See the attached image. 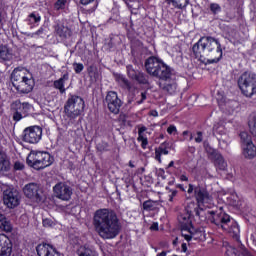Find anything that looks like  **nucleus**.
<instances>
[{
    "label": "nucleus",
    "mask_w": 256,
    "mask_h": 256,
    "mask_svg": "<svg viewBox=\"0 0 256 256\" xmlns=\"http://www.w3.org/2000/svg\"><path fill=\"white\" fill-rule=\"evenodd\" d=\"M243 157L245 159H255L256 157V146L255 144H247L243 146V152H242Z\"/></svg>",
    "instance_id": "4be33fe9"
},
{
    "label": "nucleus",
    "mask_w": 256,
    "mask_h": 256,
    "mask_svg": "<svg viewBox=\"0 0 256 256\" xmlns=\"http://www.w3.org/2000/svg\"><path fill=\"white\" fill-rule=\"evenodd\" d=\"M209 157L210 159H213L216 169H219L220 171H227V162H225V158H223L219 152L211 150L209 152Z\"/></svg>",
    "instance_id": "6ab92c4d"
},
{
    "label": "nucleus",
    "mask_w": 256,
    "mask_h": 256,
    "mask_svg": "<svg viewBox=\"0 0 256 256\" xmlns=\"http://www.w3.org/2000/svg\"><path fill=\"white\" fill-rule=\"evenodd\" d=\"M219 145L222 147V149H227V146L229 145V142L227 140V136L218 138Z\"/></svg>",
    "instance_id": "58836bf2"
},
{
    "label": "nucleus",
    "mask_w": 256,
    "mask_h": 256,
    "mask_svg": "<svg viewBox=\"0 0 256 256\" xmlns=\"http://www.w3.org/2000/svg\"><path fill=\"white\" fill-rule=\"evenodd\" d=\"M26 162L30 167L40 171V169H45V167H49L53 163V158H51V154L47 152L40 151H32L27 157Z\"/></svg>",
    "instance_id": "0eeeda50"
},
{
    "label": "nucleus",
    "mask_w": 256,
    "mask_h": 256,
    "mask_svg": "<svg viewBox=\"0 0 256 256\" xmlns=\"http://www.w3.org/2000/svg\"><path fill=\"white\" fill-rule=\"evenodd\" d=\"M167 133L169 135H173V133H177V127H175V125H170L168 128H167Z\"/></svg>",
    "instance_id": "a18cd8bd"
},
{
    "label": "nucleus",
    "mask_w": 256,
    "mask_h": 256,
    "mask_svg": "<svg viewBox=\"0 0 256 256\" xmlns=\"http://www.w3.org/2000/svg\"><path fill=\"white\" fill-rule=\"evenodd\" d=\"M134 81H137V83H140L141 85H147V83H149V77L144 75L143 72H138Z\"/></svg>",
    "instance_id": "c756f323"
},
{
    "label": "nucleus",
    "mask_w": 256,
    "mask_h": 256,
    "mask_svg": "<svg viewBox=\"0 0 256 256\" xmlns=\"http://www.w3.org/2000/svg\"><path fill=\"white\" fill-rule=\"evenodd\" d=\"M93 225L101 239H115L121 231V223L115 211L99 209L94 213Z\"/></svg>",
    "instance_id": "f257e3e1"
},
{
    "label": "nucleus",
    "mask_w": 256,
    "mask_h": 256,
    "mask_svg": "<svg viewBox=\"0 0 256 256\" xmlns=\"http://www.w3.org/2000/svg\"><path fill=\"white\" fill-rule=\"evenodd\" d=\"M190 217L191 214H181L178 216L182 237H184L186 241H191V239H193V235H195V228H193Z\"/></svg>",
    "instance_id": "1a4fd4ad"
},
{
    "label": "nucleus",
    "mask_w": 256,
    "mask_h": 256,
    "mask_svg": "<svg viewBox=\"0 0 256 256\" xmlns=\"http://www.w3.org/2000/svg\"><path fill=\"white\" fill-rule=\"evenodd\" d=\"M248 127L250 129L251 135H254V137H256V114L250 115Z\"/></svg>",
    "instance_id": "cd10ccee"
},
{
    "label": "nucleus",
    "mask_w": 256,
    "mask_h": 256,
    "mask_svg": "<svg viewBox=\"0 0 256 256\" xmlns=\"http://www.w3.org/2000/svg\"><path fill=\"white\" fill-rule=\"evenodd\" d=\"M30 19H34V23H39V21H41V16L35 13H32L30 14Z\"/></svg>",
    "instance_id": "de8ad7c7"
},
{
    "label": "nucleus",
    "mask_w": 256,
    "mask_h": 256,
    "mask_svg": "<svg viewBox=\"0 0 256 256\" xmlns=\"http://www.w3.org/2000/svg\"><path fill=\"white\" fill-rule=\"evenodd\" d=\"M73 66H74L75 73H81V71H83L84 69V66L81 63H74Z\"/></svg>",
    "instance_id": "37998d69"
},
{
    "label": "nucleus",
    "mask_w": 256,
    "mask_h": 256,
    "mask_svg": "<svg viewBox=\"0 0 256 256\" xmlns=\"http://www.w3.org/2000/svg\"><path fill=\"white\" fill-rule=\"evenodd\" d=\"M138 141L141 143V147L143 149H146L147 148V144H148V141H147V138L144 137V136H138Z\"/></svg>",
    "instance_id": "79ce46f5"
},
{
    "label": "nucleus",
    "mask_w": 256,
    "mask_h": 256,
    "mask_svg": "<svg viewBox=\"0 0 256 256\" xmlns=\"http://www.w3.org/2000/svg\"><path fill=\"white\" fill-rule=\"evenodd\" d=\"M232 205L233 207L241 206V200H239V197L237 195H232Z\"/></svg>",
    "instance_id": "a19ab883"
},
{
    "label": "nucleus",
    "mask_w": 256,
    "mask_h": 256,
    "mask_svg": "<svg viewBox=\"0 0 256 256\" xmlns=\"http://www.w3.org/2000/svg\"><path fill=\"white\" fill-rule=\"evenodd\" d=\"M126 2V5H128L129 9H132L133 11H137L139 7L141 6L139 4V0H124Z\"/></svg>",
    "instance_id": "473e14b6"
},
{
    "label": "nucleus",
    "mask_w": 256,
    "mask_h": 256,
    "mask_svg": "<svg viewBox=\"0 0 256 256\" xmlns=\"http://www.w3.org/2000/svg\"><path fill=\"white\" fill-rule=\"evenodd\" d=\"M210 11L213 15H217V13H221V6H219V4L212 3L210 4Z\"/></svg>",
    "instance_id": "4c0bfd02"
},
{
    "label": "nucleus",
    "mask_w": 256,
    "mask_h": 256,
    "mask_svg": "<svg viewBox=\"0 0 256 256\" xmlns=\"http://www.w3.org/2000/svg\"><path fill=\"white\" fill-rule=\"evenodd\" d=\"M151 115H152L153 117H157V115H158V114H157V111H152V112H151Z\"/></svg>",
    "instance_id": "0e129e2a"
},
{
    "label": "nucleus",
    "mask_w": 256,
    "mask_h": 256,
    "mask_svg": "<svg viewBox=\"0 0 256 256\" xmlns=\"http://www.w3.org/2000/svg\"><path fill=\"white\" fill-rule=\"evenodd\" d=\"M150 229H152V231H157L159 229V224L157 223H153L150 227Z\"/></svg>",
    "instance_id": "5fc2aeb1"
},
{
    "label": "nucleus",
    "mask_w": 256,
    "mask_h": 256,
    "mask_svg": "<svg viewBox=\"0 0 256 256\" xmlns=\"http://www.w3.org/2000/svg\"><path fill=\"white\" fill-rule=\"evenodd\" d=\"M25 166L23 165V163L21 162H16L14 164V169H16V171H21Z\"/></svg>",
    "instance_id": "8fccbe9b"
},
{
    "label": "nucleus",
    "mask_w": 256,
    "mask_h": 256,
    "mask_svg": "<svg viewBox=\"0 0 256 256\" xmlns=\"http://www.w3.org/2000/svg\"><path fill=\"white\" fill-rule=\"evenodd\" d=\"M78 255L79 256H97V252H95V250H91V248H87L84 246L78 250Z\"/></svg>",
    "instance_id": "c85d7f7f"
},
{
    "label": "nucleus",
    "mask_w": 256,
    "mask_h": 256,
    "mask_svg": "<svg viewBox=\"0 0 256 256\" xmlns=\"http://www.w3.org/2000/svg\"><path fill=\"white\" fill-rule=\"evenodd\" d=\"M145 67L147 73L152 77H157V79H169V77L173 76L171 68L155 56L146 60Z\"/></svg>",
    "instance_id": "39448f33"
},
{
    "label": "nucleus",
    "mask_w": 256,
    "mask_h": 256,
    "mask_svg": "<svg viewBox=\"0 0 256 256\" xmlns=\"http://www.w3.org/2000/svg\"><path fill=\"white\" fill-rule=\"evenodd\" d=\"M12 85L19 93L27 94L33 91L35 80L33 74L25 68H16L11 74Z\"/></svg>",
    "instance_id": "7ed1b4c3"
},
{
    "label": "nucleus",
    "mask_w": 256,
    "mask_h": 256,
    "mask_svg": "<svg viewBox=\"0 0 256 256\" xmlns=\"http://www.w3.org/2000/svg\"><path fill=\"white\" fill-rule=\"evenodd\" d=\"M180 180L181 181H189V178L187 176H185V175H181L180 176Z\"/></svg>",
    "instance_id": "13d9d810"
},
{
    "label": "nucleus",
    "mask_w": 256,
    "mask_h": 256,
    "mask_svg": "<svg viewBox=\"0 0 256 256\" xmlns=\"http://www.w3.org/2000/svg\"><path fill=\"white\" fill-rule=\"evenodd\" d=\"M193 191H195V188L193 187L192 184H189L188 193L191 194L193 193Z\"/></svg>",
    "instance_id": "4d7b16f0"
},
{
    "label": "nucleus",
    "mask_w": 256,
    "mask_h": 256,
    "mask_svg": "<svg viewBox=\"0 0 256 256\" xmlns=\"http://www.w3.org/2000/svg\"><path fill=\"white\" fill-rule=\"evenodd\" d=\"M174 165H175V162L171 161V162L169 163V165H168V169L171 168V167H173Z\"/></svg>",
    "instance_id": "e2e57ef3"
},
{
    "label": "nucleus",
    "mask_w": 256,
    "mask_h": 256,
    "mask_svg": "<svg viewBox=\"0 0 256 256\" xmlns=\"http://www.w3.org/2000/svg\"><path fill=\"white\" fill-rule=\"evenodd\" d=\"M95 0H80L82 5H89V3H93Z\"/></svg>",
    "instance_id": "6e6d98bb"
},
{
    "label": "nucleus",
    "mask_w": 256,
    "mask_h": 256,
    "mask_svg": "<svg viewBox=\"0 0 256 256\" xmlns=\"http://www.w3.org/2000/svg\"><path fill=\"white\" fill-rule=\"evenodd\" d=\"M118 83H120V85H122V87H125L126 89H131V84L129 83V80H127L123 76L118 77Z\"/></svg>",
    "instance_id": "c9c22d12"
},
{
    "label": "nucleus",
    "mask_w": 256,
    "mask_h": 256,
    "mask_svg": "<svg viewBox=\"0 0 256 256\" xmlns=\"http://www.w3.org/2000/svg\"><path fill=\"white\" fill-rule=\"evenodd\" d=\"M157 256H167V252L163 251V252L157 254Z\"/></svg>",
    "instance_id": "052dcab7"
},
{
    "label": "nucleus",
    "mask_w": 256,
    "mask_h": 256,
    "mask_svg": "<svg viewBox=\"0 0 256 256\" xmlns=\"http://www.w3.org/2000/svg\"><path fill=\"white\" fill-rule=\"evenodd\" d=\"M192 51L196 59H207L208 63H218L223 57L221 44L213 37H202L193 45Z\"/></svg>",
    "instance_id": "f03ea898"
},
{
    "label": "nucleus",
    "mask_w": 256,
    "mask_h": 256,
    "mask_svg": "<svg viewBox=\"0 0 256 256\" xmlns=\"http://www.w3.org/2000/svg\"><path fill=\"white\" fill-rule=\"evenodd\" d=\"M169 201H173V196H170Z\"/></svg>",
    "instance_id": "774afa93"
},
{
    "label": "nucleus",
    "mask_w": 256,
    "mask_h": 256,
    "mask_svg": "<svg viewBox=\"0 0 256 256\" xmlns=\"http://www.w3.org/2000/svg\"><path fill=\"white\" fill-rule=\"evenodd\" d=\"M161 82L159 83L160 89H163L166 93H170L173 95L175 91H177V82H175L171 76L167 79H160Z\"/></svg>",
    "instance_id": "aec40b11"
},
{
    "label": "nucleus",
    "mask_w": 256,
    "mask_h": 256,
    "mask_svg": "<svg viewBox=\"0 0 256 256\" xmlns=\"http://www.w3.org/2000/svg\"><path fill=\"white\" fill-rule=\"evenodd\" d=\"M182 251L185 253L187 251V244H182Z\"/></svg>",
    "instance_id": "bf43d9fd"
},
{
    "label": "nucleus",
    "mask_w": 256,
    "mask_h": 256,
    "mask_svg": "<svg viewBox=\"0 0 256 256\" xmlns=\"http://www.w3.org/2000/svg\"><path fill=\"white\" fill-rule=\"evenodd\" d=\"M13 59V51L7 46H0V60L11 61Z\"/></svg>",
    "instance_id": "393cba45"
},
{
    "label": "nucleus",
    "mask_w": 256,
    "mask_h": 256,
    "mask_svg": "<svg viewBox=\"0 0 256 256\" xmlns=\"http://www.w3.org/2000/svg\"><path fill=\"white\" fill-rule=\"evenodd\" d=\"M36 251L38 256H61L55 247L47 243L39 244Z\"/></svg>",
    "instance_id": "f3484780"
},
{
    "label": "nucleus",
    "mask_w": 256,
    "mask_h": 256,
    "mask_svg": "<svg viewBox=\"0 0 256 256\" xmlns=\"http://www.w3.org/2000/svg\"><path fill=\"white\" fill-rule=\"evenodd\" d=\"M145 131H147V128L145 126L141 127L139 130H138V135L139 137H143V133H145Z\"/></svg>",
    "instance_id": "864d4df0"
},
{
    "label": "nucleus",
    "mask_w": 256,
    "mask_h": 256,
    "mask_svg": "<svg viewBox=\"0 0 256 256\" xmlns=\"http://www.w3.org/2000/svg\"><path fill=\"white\" fill-rule=\"evenodd\" d=\"M3 202L9 209H13L19 205V191L15 188L8 187L3 192Z\"/></svg>",
    "instance_id": "f8f14e48"
},
{
    "label": "nucleus",
    "mask_w": 256,
    "mask_h": 256,
    "mask_svg": "<svg viewBox=\"0 0 256 256\" xmlns=\"http://www.w3.org/2000/svg\"><path fill=\"white\" fill-rule=\"evenodd\" d=\"M196 143H202L203 142V132H197V137L195 138Z\"/></svg>",
    "instance_id": "09e8293b"
},
{
    "label": "nucleus",
    "mask_w": 256,
    "mask_h": 256,
    "mask_svg": "<svg viewBox=\"0 0 256 256\" xmlns=\"http://www.w3.org/2000/svg\"><path fill=\"white\" fill-rule=\"evenodd\" d=\"M208 215H210L209 219L211 223H214V225L223 229V231H227V233H230L233 237H237L239 235V226L237 225V222L231 219V216L227 213H215V211H208Z\"/></svg>",
    "instance_id": "20e7f679"
},
{
    "label": "nucleus",
    "mask_w": 256,
    "mask_h": 256,
    "mask_svg": "<svg viewBox=\"0 0 256 256\" xmlns=\"http://www.w3.org/2000/svg\"><path fill=\"white\" fill-rule=\"evenodd\" d=\"M55 89H59L60 93H65V84L63 78L54 82Z\"/></svg>",
    "instance_id": "72a5a7b5"
},
{
    "label": "nucleus",
    "mask_w": 256,
    "mask_h": 256,
    "mask_svg": "<svg viewBox=\"0 0 256 256\" xmlns=\"http://www.w3.org/2000/svg\"><path fill=\"white\" fill-rule=\"evenodd\" d=\"M240 139H241V143H242L243 147H244V145H249V144L253 143V141L251 140V136L247 132H241Z\"/></svg>",
    "instance_id": "7c9ffc66"
},
{
    "label": "nucleus",
    "mask_w": 256,
    "mask_h": 256,
    "mask_svg": "<svg viewBox=\"0 0 256 256\" xmlns=\"http://www.w3.org/2000/svg\"><path fill=\"white\" fill-rule=\"evenodd\" d=\"M167 5H171L174 9H185L189 5V0H165Z\"/></svg>",
    "instance_id": "a878e982"
},
{
    "label": "nucleus",
    "mask_w": 256,
    "mask_h": 256,
    "mask_svg": "<svg viewBox=\"0 0 256 256\" xmlns=\"http://www.w3.org/2000/svg\"><path fill=\"white\" fill-rule=\"evenodd\" d=\"M194 197L197 201L198 207H203V206L211 203V201L213 200V198L210 196L209 192L201 186L195 187Z\"/></svg>",
    "instance_id": "2eb2a0df"
},
{
    "label": "nucleus",
    "mask_w": 256,
    "mask_h": 256,
    "mask_svg": "<svg viewBox=\"0 0 256 256\" xmlns=\"http://www.w3.org/2000/svg\"><path fill=\"white\" fill-rule=\"evenodd\" d=\"M35 35H43V28H40L38 31L32 34H28V37H35Z\"/></svg>",
    "instance_id": "603ef678"
},
{
    "label": "nucleus",
    "mask_w": 256,
    "mask_h": 256,
    "mask_svg": "<svg viewBox=\"0 0 256 256\" xmlns=\"http://www.w3.org/2000/svg\"><path fill=\"white\" fill-rule=\"evenodd\" d=\"M176 195H177V190H173L170 196L175 197Z\"/></svg>",
    "instance_id": "680f3d73"
},
{
    "label": "nucleus",
    "mask_w": 256,
    "mask_h": 256,
    "mask_svg": "<svg viewBox=\"0 0 256 256\" xmlns=\"http://www.w3.org/2000/svg\"><path fill=\"white\" fill-rule=\"evenodd\" d=\"M9 160L7 159V155L3 152H0V171H9Z\"/></svg>",
    "instance_id": "bb28decb"
},
{
    "label": "nucleus",
    "mask_w": 256,
    "mask_h": 256,
    "mask_svg": "<svg viewBox=\"0 0 256 256\" xmlns=\"http://www.w3.org/2000/svg\"><path fill=\"white\" fill-rule=\"evenodd\" d=\"M65 5H67V0H57L54 4V8L56 11H59L61 9H65Z\"/></svg>",
    "instance_id": "e433bc0d"
},
{
    "label": "nucleus",
    "mask_w": 256,
    "mask_h": 256,
    "mask_svg": "<svg viewBox=\"0 0 256 256\" xmlns=\"http://www.w3.org/2000/svg\"><path fill=\"white\" fill-rule=\"evenodd\" d=\"M145 99H147V92H142L141 99L139 101H137L138 105H141V103H143V101H145Z\"/></svg>",
    "instance_id": "3c124183"
},
{
    "label": "nucleus",
    "mask_w": 256,
    "mask_h": 256,
    "mask_svg": "<svg viewBox=\"0 0 256 256\" xmlns=\"http://www.w3.org/2000/svg\"><path fill=\"white\" fill-rule=\"evenodd\" d=\"M56 33L59 35V37H67L69 35L70 31L69 28L65 26H57Z\"/></svg>",
    "instance_id": "2f4dec72"
},
{
    "label": "nucleus",
    "mask_w": 256,
    "mask_h": 256,
    "mask_svg": "<svg viewBox=\"0 0 256 256\" xmlns=\"http://www.w3.org/2000/svg\"><path fill=\"white\" fill-rule=\"evenodd\" d=\"M215 133H217V135H220L221 137H223V135H224V137H227V135H226L227 131L225 130V127H223V126L217 127L215 129Z\"/></svg>",
    "instance_id": "ea45409f"
},
{
    "label": "nucleus",
    "mask_w": 256,
    "mask_h": 256,
    "mask_svg": "<svg viewBox=\"0 0 256 256\" xmlns=\"http://www.w3.org/2000/svg\"><path fill=\"white\" fill-rule=\"evenodd\" d=\"M23 193L25 197L28 199H31L32 201H35V203H40V201L43 200L41 191V188L37 185V183H29L26 184L23 188Z\"/></svg>",
    "instance_id": "ddd939ff"
},
{
    "label": "nucleus",
    "mask_w": 256,
    "mask_h": 256,
    "mask_svg": "<svg viewBox=\"0 0 256 256\" xmlns=\"http://www.w3.org/2000/svg\"><path fill=\"white\" fill-rule=\"evenodd\" d=\"M127 73H128V77H130V79L135 80L139 71L134 70L133 66L129 65V66H127Z\"/></svg>",
    "instance_id": "f704fd0d"
},
{
    "label": "nucleus",
    "mask_w": 256,
    "mask_h": 256,
    "mask_svg": "<svg viewBox=\"0 0 256 256\" xmlns=\"http://www.w3.org/2000/svg\"><path fill=\"white\" fill-rule=\"evenodd\" d=\"M42 136L43 129H41L39 126H30L23 131V141H25V143H39Z\"/></svg>",
    "instance_id": "9d476101"
},
{
    "label": "nucleus",
    "mask_w": 256,
    "mask_h": 256,
    "mask_svg": "<svg viewBox=\"0 0 256 256\" xmlns=\"http://www.w3.org/2000/svg\"><path fill=\"white\" fill-rule=\"evenodd\" d=\"M106 104L111 113H114V115L119 114V111L121 109V99H119V96H117V93L114 91L108 92L106 95Z\"/></svg>",
    "instance_id": "4468645a"
},
{
    "label": "nucleus",
    "mask_w": 256,
    "mask_h": 256,
    "mask_svg": "<svg viewBox=\"0 0 256 256\" xmlns=\"http://www.w3.org/2000/svg\"><path fill=\"white\" fill-rule=\"evenodd\" d=\"M153 201H151V200H148V201H145L144 203H143V208L145 209V210H149V209H153Z\"/></svg>",
    "instance_id": "c03bdc74"
},
{
    "label": "nucleus",
    "mask_w": 256,
    "mask_h": 256,
    "mask_svg": "<svg viewBox=\"0 0 256 256\" xmlns=\"http://www.w3.org/2000/svg\"><path fill=\"white\" fill-rule=\"evenodd\" d=\"M43 225H44V227H52L53 226V220L46 218V219L43 220Z\"/></svg>",
    "instance_id": "49530a36"
},
{
    "label": "nucleus",
    "mask_w": 256,
    "mask_h": 256,
    "mask_svg": "<svg viewBox=\"0 0 256 256\" xmlns=\"http://www.w3.org/2000/svg\"><path fill=\"white\" fill-rule=\"evenodd\" d=\"M31 105L29 103H21V101L17 100L12 104V109H15V113L13 115L14 121H21L22 117H27V113H29Z\"/></svg>",
    "instance_id": "dca6fc26"
},
{
    "label": "nucleus",
    "mask_w": 256,
    "mask_h": 256,
    "mask_svg": "<svg viewBox=\"0 0 256 256\" xmlns=\"http://www.w3.org/2000/svg\"><path fill=\"white\" fill-rule=\"evenodd\" d=\"M238 87L245 97L256 95V74L246 71L238 78Z\"/></svg>",
    "instance_id": "423d86ee"
},
{
    "label": "nucleus",
    "mask_w": 256,
    "mask_h": 256,
    "mask_svg": "<svg viewBox=\"0 0 256 256\" xmlns=\"http://www.w3.org/2000/svg\"><path fill=\"white\" fill-rule=\"evenodd\" d=\"M84 109L85 101H83V98L72 95L66 101V104L64 106V113H66L67 117H69L70 119H76V117H79V115L83 113Z\"/></svg>",
    "instance_id": "6e6552de"
},
{
    "label": "nucleus",
    "mask_w": 256,
    "mask_h": 256,
    "mask_svg": "<svg viewBox=\"0 0 256 256\" xmlns=\"http://www.w3.org/2000/svg\"><path fill=\"white\" fill-rule=\"evenodd\" d=\"M0 229L1 231H4V233H11L13 231V225L11 224V221L7 219V216L5 214L0 212Z\"/></svg>",
    "instance_id": "412c9836"
},
{
    "label": "nucleus",
    "mask_w": 256,
    "mask_h": 256,
    "mask_svg": "<svg viewBox=\"0 0 256 256\" xmlns=\"http://www.w3.org/2000/svg\"><path fill=\"white\" fill-rule=\"evenodd\" d=\"M13 244L5 234L0 235V256H11Z\"/></svg>",
    "instance_id": "a211bd4d"
},
{
    "label": "nucleus",
    "mask_w": 256,
    "mask_h": 256,
    "mask_svg": "<svg viewBox=\"0 0 256 256\" xmlns=\"http://www.w3.org/2000/svg\"><path fill=\"white\" fill-rule=\"evenodd\" d=\"M186 211L188 215H193V213H195L197 217H201V214L203 213V208H201V206H199V204H196L195 202H190L186 207Z\"/></svg>",
    "instance_id": "b1692460"
},
{
    "label": "nucleus",
    "mask_w": 256,
    "mask_h": 256,
    "mask_svg": "<svg viewBox=\"0 0 256 256\" xmlns=\"http://www.w3.org/2000/svg\"><path fill=\"white\" fill-rule=\"evenodd\" d=\"M129 167H131L132 169L135 167V164H133V162H129Z\"/></svg>",
    "instance_id": "69168bd1"
},
{
    "label": "nucleus",
    "mask_w": 256,
    "mask_h": 256,
    "mask_svg": "<svg viewBox=\"0 0 256 256\" xmlns=\"http://www.w3.org/2000/svg\"><path fill=\"white\" fill-rule=\"evenodd\" d=\"M54 195L57 199L61 201H69L71 195H73V188L65 184V182H59L53 187Z\"/></svg>",
    "instance_id": "9b49d317"
},
{
    "label": "nucleus",
    "mask_w": 256,
    "mask_h": 256,
    "mask_svg": "<svg viewBox=\"0 0 256 256\" xmlns=\"http://www.w3.org/2000/svg\"><path fill=\"white\" fill-rule=\"evenodd\" d=\"M182 135H189V131H184Z\"/></svg>",
    "instance_id": "338daca9"
},
{
    "label": "nucleus",
    "mask_w": 256,
    "mask_h": 256,
    "mask_svg": "<svg viewBox=\"0 0 256 256\" xmlns=\"http://www.w3.org/2000/svg\"><path fill=\"white\" fill-rule=\"evenodd\" d=\"M169 142H164L160 144L158 148L155 149V160L161 163V155H169Z\"/></svg>",
    "instance_id": "5701e85b"
}]
</instances>
